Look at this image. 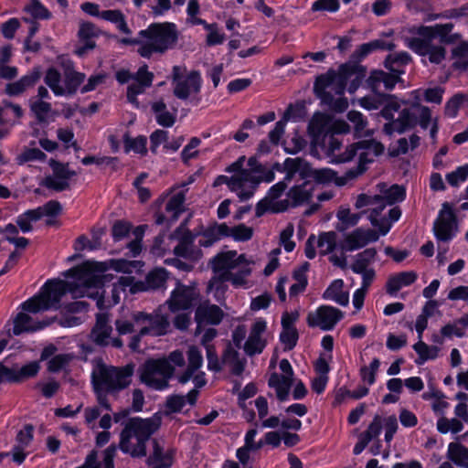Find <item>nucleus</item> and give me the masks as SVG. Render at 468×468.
<instances>
[{
    "mask_svg": "<svg viewBox=\"0 0 468 468\" xmlns=\"http://www.w3.org/2000/svg\"><path fill=\"white\" fill-rule=\"evenodd\" d=\"M183 69L176 66L173 69L174 94L176 98L186 101H199L197 95L200 92L202 79L197 71L183 72Z\"/></svg>",
    "mask_w": 468,
    "mask_h": 468,
    "instance_id": "nucleus-18",
    "label": "nucleus"
},
{
    "mask_svg": "<svg viewBox=\"0 0 468 468\" xmlns=\"http://www.w3.org/2000/svg\"><path fill=\"white\" fill-rule=\"evenodd\" d=\"M138 53L144 58L163 54L173 48L177 40L176 27L172 23L152 24L140 31Z\"/></svg>",
    "mask_w": 468,
    "mask_h": 468,
    "instance_id": "nucleus-12",
    "label": "nucleus"
},
{
    "mask_svg": "<svg viewBox=\"0 0 468 468\" xmlns=\"http://www.w3.org/2000/svg\"><path fill=\"white\" fill-rule=\"evenodd\" d=\"M302 168V166L300 167ZM301 176H297L292 181L296 182L287 193L290 205L295 207L307 202L312 197L314 184L303 177V172L299 169Z\"/></svg>",
    "mask_w": 468,
    "mask_h": 468,
    "instance_id": "nucleus-30",
    "label": "nucleus"
},
{
    "mask_svg": "<svg viewBox=\"0 0 468 468\" xmlns=\"http://www.w3.org/2000/svg\"><path fill=\"white\" fill-rule=\"evenodd\" d=\"M101 19L111 22L123 34L130 35L132 32L125 21L123 14L120 10L101 11Z\"/></svg>",
    "mask_w": 468,
    "mask_h": 468,
    "instance_id": "nucleus-50",
    "label": "nucleus"
},
{
    "mask_svg": "<svg viewBox=\"0 0 468 468\" xmlns=\"http://www.w3.org/2000/svg\"><path fill=\"white\" fill-rule=\"evenodd\" d=\"M106 263H92L85 261L81 265L65 272L69 281L50 280L46 282L40 292L21 304L22 311L14 319L13 334L19 335L23 333L42 330L53 323V319L37 320L33 314L48 309H62L69 314L85 313L88 304L83 301L60 304L62 298L69 293L72 298L97 297L100 293L91 292L92 287L100 285V276L108 268Z\"/></svg>",
    "mask_w": 468,
    "mask_h": 468,
    "instance_id": "nucleus-1",
    "label": "nucleus"
},
{
    "mask_svg": "<svg viewBox=\"0 0 468 468\" xmlns=\"http://www.w3.org/2000/svg\"><path fill=\"white\" fill-rule=\"evenodd\" d=\"M344 282L341 279L334 280L323 293V299L346 306L349 303V293L344 290Z\"/></svg>",
    "mask_w": 468,
    "mask_h": 468,
    "instance_id": "nucleus-39",
    "label": "nucleus"
},
{
    "mask_svg": "<svg viewBox=\"0 0 468 468\" xmlns=\"http://www.w3.org/2000/svg\"><path fill=\"white\" fill-rule=\"evenodd\" d=\"M280 340L286 350L292 349L298 340V332L296 328L282 329L280 335Z\"/></svg>",
    "mask_w": 468,
    "mask_h": 468,
    "instance_id": "nucleus-64",
    "label": "nucleus"
},
{
    "mask_svg": "<svg viewBox=\"0 0 468 468\" xmlns=\"http://www.w3.org/2000/svg\"><path fill=\"white\" fill-rule=\"evenodd\" d=\"M416 111L418 115L413 125L417 122L424 130L430 128V135L435 139L438 133L437 118H432L431 110L427 106H419Z\"/></svg>",
    "mask_w": 468,
    "mask_h": 468,
    "instance_id": "nucleus-43",
    "label": "nucleus"
},
{
    "mask_svg": "<svg viewBox=\"0 0 468 468\" xmlns=\"http://www.w3.org/2000/svg\"><path fill=\"white\" fill-rule=\"evenodd\" d=\"M465 328L460 323L458 319L453 323H449L441 328V334L446 338H452V336L463 337L465 335Z\"/></svg>",
    "mask_w": 468,
    "mask_h": 468,
    "instance_id": "nucleus-63",
    "label": "nucleus"
},
{
    "mask_svg": "<svg viewBox=\"0 0 468 468\" xmlns=\"http://www.w3.org/2000/svg\"><path fill=\"white\" fill-rule=\"evenodd\" d=\"M410 60V57L407 52L388 55L384 65L390 73L383 70L372 71L367 82L375 94L360 98L358 104L367 111L377 110L382 106L387 101L388 96L378 91L381 87H384L386 90H392L399 81V76L404 73L401 67L407 65Z\"/></svg>",
    "mask_w": 468,
    "mask_h": 468,
    "instance_id": "nucleus-7",
    "label": "nucleus"
},
{
    "mask_svg": "<svg viewBox=\"0 0 468 468\" xmlns=\"http://www.w3.org/2000/svg\"><path fill=\"white\" fill-rule=\"evenodd\" d=\"M154 75L148 71L147 66L143 65L134 74L133 81L127 88V99L135 107H139L137 96L144 92L152 85Z\"/></svg>",
    "mask_w": 468,
    "mask_h": 468,
    "instance_id": "nucleus-28",
    "label": "nucleus"
},
{
    "mask_svg": "<svg viewBox=\"0 0 468 468\" xmlns=\"http://www.w3.org/2000/svg\"><path fill=\"white\" fill-rule=\"evenodd\" d=\"M40 370V364L38 361H31L21 367L14 366L15 382H19L24 379L33 378L37 375Z\"/></svg>",
    "mask_w": 468,
    "mask_h": 468,
    "instance_id": "nucleus-51",
    "label": "nucleus"
},
{
    "mask_svg": "<svg viewBox=\"0 0 468 468\" xmlns=\"http://www.w3.org/2000/svg\"><path fill=\"white\" fill-rule=\"evenodd\" d=\"M468 178V164L458 166L454 171L446 175V180L452 186H458Z\"/></svg>",
    "mask_w": 468,
    "mask_h": 468,
    "instance_id": "nucleus-57",
    "label": "nucleus"
},
{
    "mask_svg": "<svg viewBox=\"0 0 468 468\" xmlns=\"http://www.w3.org/2000/svg\"><path fill=\"white\" fill-rule=\"evenodd\" d=\"M376 249H366L354 257L350 269L354 273L359 274L362 281L373 282L376 277V271L372 265L376 261Z\"/></svg>",
    "mask_w": 468,
    "mask_h": 468,
    "instance_id": "nucleus-24",
    "label": "nucleus"
},
{
    "mask_svg": "<svg viewBox=\"0 0 468 468\" xmlns=\"http://www.w3.org/2000/svg\"><path fill=\"white\" fill-rule=\"evenodd\" d=\"M185 200L186 195L182 190L175 193L169 198L165 206V212L169 221H176L184 211Z\"/></svg>",
    "mask_w": 468,
    "mask_h": 468,
    "instance_id": "nucleus-45",
    "label": "nucleus"
},
{
    "mask_svg": "<svg viewBox=\"0 0 468 468\" xmlns=\"http://www.w3.org/2000/svg\"><path fill=\"white\" fill-rule=\"evenodd\" d=\"M467 101V95L462 93L455 94L446 102L445 114L451 118L456 117L461 105H463Z\"/></svg>",
    "mask_w": 468,
    "mask_h": 468,
    "instance_id": "nucleus-56",
    "label": "nucleus"
},
{
    "mask_svg": "<svg viewBox=\"0 0 468 468\" xmlns=\"http://www.w3.org/2000/svg\"><path fill=\"white\" fill-rule=\"evenodd\" d=\"M33 440V427L27 425L21 430L16 436V444L12 450L13 461L18 464H21L28 454L27 450Z\"/></svg>",
    "mask_w": 468,
    "mask_h": 468,
    "instance_id": "nucleus-34",
    "label": "nucleus"
},
{
    "mask_svg": "<svg viewBox=\"0 0 468 468\" xmlns=\"http://www.w3.org/2000/svg\"><path fill=\"white\" fill-rule=\"evenodd\" d=\"M174 252L178 257L189 259L191 261H197L202 256L200 250H194L191 242L186 239L179 242V244L175 248Z\"/></svg>",
    "mask_w": 468,
    "mask_h": 468,
    "instance_id": "nucleus-52",
    "label": "nucleus"
},
{
    "mask_svg": "<svg viewBox=\"0 0 468 468\" xmlns=\"http://www.w3.org/2000/svg\"><path fill=\"white\" fill-rule=\"evenodd\" d=\"M336 245L337 234L335 231L323 232L317 238L312 235L306 241L304 253L308 259H314L316 256L315 248L320 255H327L335 250Z\"/></svg>",
    "mask_w": 468,
    "mask_h": 468,
    "instance_id": "nucleus-22",
    "label": "nucleus"
},
{
    "mask_svg": "<svg viewBox=\"0 0 468 468\" xmlns=\"http://www.w3.org/2000/svg\"><path fill=\"white\" fill-rule=\"evenodd\" d=\"M162 309L163 307H160L150 314L144 312L133 313V319L137 325L139 334L133 335L129 344L132 350H138L140 339L144 335L159 336L167 333L169 318L166 314L162 313Z\"/></svg>",
    "mask_w": 468,
    "mask_h": 468,
    "instance_id": "nucleus-13",
    "label": "nucleus"
},
{
    "mask_svg": "<svg viewBox=\"0 0 468 468\" xmlns=\"http://www.w3.org/2000/svg\"><path fill=\"white\" fill-rule=\"evenodd\" d=\"M267 322L258 318L251 324L250 334L244 345V351L253 356L262 352L267 343Z\"/></svg>",
    "mask_w": 468,
    "mask_h": 468,
    "instance_id": "nucleus-25",
    "label": "nucleus"
},
{
    "mask_svg": "<svg viewBox=\"0 0 468 468\" xmlns=\"http://www.w3.org/2000/svg\"><path fill=\"white\" fill-rule=\"evenodd\" d=\"M453 27L452 23L412 27L410 32L418 37H405V45L418 55L428 57L431 63L440 64L446 57V49L433 44V40L439 38L441 44H457L451 51L452 67L465 70L468 69V41L462 40L460 33L452 32Z\"/></svg>",
    "mask_w": 468,
    "mask_h": 468,
    "instance_id": "nucleus-3",
    "label": "nucleus"
},
{
    "mask_svg": "<svg viewBox=\"0 0 468 468\" xmlns=\"http://www.w3.org/2000/svg\"><path fill=\"white\" fill-rule=\"evenodd\" d=\"M229 226L225 223H215L207 228L202 234L197 237V243L201 247H210L215 242L228 237Z\"/></svg>",
    "mask_w": 468,
    "mask_h": 468,
    "instance_id": "nucleus-36",
    "label": "nucleus"
},
{
    "mask_svg": "<svg viewBox=\"0 0 468 468\" xmlns=\"http://www.w3.org/2000/svg\"><path fill=\"white\" fill-rule=\"evenodd\" d=\"M456 232L455 216L448 204L445 203L434 224L435 237L440 241L448 242L455 237Z\"/></svg>",
    "mask_w": 468,
    "mask_h": 468,
    "instance_id": "nucleus-23",
    "label": "nucleus"
},
{
    "mask_svg": "<svg viewBox=\"0 0 468 468\" xmlns=\"http://www.w3.org/2000/svg\"><path fill=\"white\" fill-rule=\"evenodd\" d=\"M323 89V96L324 100L330 105V107L335 112H342L346 111L348 107L347 99L343 97V95H338L337 99H334L332 97V93H335L334 90L328 89L325 87L324 83L319 82V78L315 83V90Z\"/></svg>",
    "mask_w": 468,
    "mask_h": 468,
    "instance_id": "nucleus-44",
    "label": "nucleus"
},
{
    "mask_svg": "<svg viewBox=\"0 0 468 468\" xmlns=\"http://www.w3.org/2000/svg\"><path fill=\"white\" fill-rule=\"evenodd\" d=\"M293 378L281 376L278 373H272L268 380L269 387L273 388L279 401L289 399L290 390L292 386Z\"/></svg>",
    "mask_w": 468,
    "mask_h": 468,
    "instance_id": "nucleus-38",
    "label": "nucleus"
},
{
    "mask_svg": "<svg viewBox=\"0 0 468 468\" xmlns=\"http://www.w3.org/2000/svg\"><path fill=\"white\" fill-rule=\"evenodd\" d=\"M85 75L72 69H66L62 75L58 69L50 68L47 70L44 81L56 96L74 94L84 81Z\"/></svg>",
    "mask_w": 468,
    "mask_h": 468,
    "instance_id": "nucleus-16",
    "label": "nucleus"
},
{
    "mask_svg": "<svg viewBox=\"0 0 468 468\" xmlns=\"http://www.w3.org/2000/svg\"><path fill=\"white\" fill-rule=\"evenodd\" d=\"M152 110L155 115L156 122L164 127H171L176 122V113L166 110V105L159 101L152 104Z\"/></svg>",
    "mask_w": 468,
    "mask_h": 468,
    "instance_id": "nucleus-48",
    "label": "nucleus"
},
{
    "mask_svg": "<svg viewBox=\"0 0 468 468\" xmlns=\"http://www.w3.org/2000/svg\"><path fill=\"white\" fill-rule=\"evenodd\" d=\"M158 427L156 419H132L120 434V450L133 458L145 456L146 443Z\"/></svg>",
    "mask_w": 468,
    "mask_h": 468,
    "instance_id": "nucleus-9",
    "label": "nucleus"
},
{
    "mask_svg": "<svg viewBox=\"0 0 468 468\" xmlns=\"http://www.w3.org/2000/svg\"><path fill=\"white\" fill-rule=\"evenodd\" d=\"M344 318V313L336 307L323 304L309 312L306 322L310 327L331 331Z\"/></svg>",
    "mask_w": 468,
    "mask_h": 468,
    "instance_id": "nucleus-20",
    "label": "nucleus"
},
{
    "mask_svg": "<svg viewBox=\"0 0 468 468\" xmlns=\"http://www.w3.org/2000/svg\"><path fill=\"white\" fill-rule=\"evenodd\" d=\"M96 27L90 22H83L80 26L79 37L80 46L76 49V54L80 57L84 56L87 51L93 49L95 42L93 38L97 36Z\"/></svg>",
    "mask_w": 468,
    "mask_h": 468,
    "instance_id": "nucleus-35",
    "label": "nucleus"
},
{
    "mask_svg": "<svg viewBox=\"0 0 468 468\" xmlns=\"http://www.w3.org/2000/svg\"><path fill=\"white\" fill-rule=\"evenodd\" d=\"M53 174L44 179V186L48 188L62 191L69 186L70 178L74 172L69 169V166L63 164H55L52 165Z\"/></svg>",
    "mask_w": 468,
    "mask_h": 468,
    "instance_id": "nucleus-31",
    "label": "nucleus"
},
{
    "mask_svg": "<svg viewBox=\"0 0 468 468\" xmlns=\"http://www.w3.org/2000/svg\"><path fill=\"white\" fill-rule=\"evenodd\" d=\"M377 191L378 193L373 195L362 193L356 197L354 207L361 212L355 213L347 207H340L336 212V229L343 232L355 227L362 215L367 212L371 225L377 228L382 236L387 235L392 225L399 219L401 211L395 207L388 210V216L382 212L387 206L403 201L406 192L400 186H388L386 183L378 184Z\"/></svg>",
    "mask_w": 468,
    "mask_h": 468,
    "instance_id": "nucleus-2",
    "label": "nucleus"
},
{
    "mask_svg": "<svg viewBox=\"0 0 468 468\" xmlns=\"http://www.w3.org/2000/svg\"><path fill=\"white\" fill-rule=\"evenodd\" d=\"M223 318L222 310L207 302L200 303L196 309L195 320L197 324V329L203 324H218Z\"/></svg>",
    "mask_w": 468,
    "mask_h": 468,
    "instance_id": "nucleus-32",
    "label": "nucleus"
},
{
    "mask_svg": "<svg viewBox=\"0 0 468 468\" xmlns=\"http://www.w3.org/2000/svg\"><path fill=\"white\" fill-rule=\"evenodd\" d=\"M349 132L350 126L345 121H335L331 124L325 114L314 113L308 124V133L311 137V155L317 159L327 158L328 163L333 165L353 161L359 146L371 140L351 144L342 151L341 135Z\"/></svg>",
    "mask_w": 468,
    "mask_h": 468,
    "instance_id": "nucleus-5",
    "label": "nucleus"
},
{
    "mask_svg": "<svg viewBox=\"0 0 468 468\" xmlns=\"http://www.w3.org/2000/svg\"><path fill=\"white\" fill-rule=\"evenodd\" d=\"M188 365L186 371L178 378V381L182 384L188 382L194 373L202 367L203 356L201 351L197 346H190L187 351Z\"/></svg>",
    "mask_w": 468,
    "mask_h": 468,
    "instance_id": "nucleus-40",
    "label": "nucleus"
},
{
    "mask_svg": "<svg viewBox=\"0 0 468 468\" xmlns=\"http://www.w3.org/2000/svg\"><path fill=\"white\" fill-rule=\"evenodd\" d=\"M173 457L169 450H165L158 441H153V452L147 458V464L152 468H169Z\"/></svg>",
    "mask_w": 468,
    "mask_h": 468,
    "instance_id": "nucleus-37",
    "label": "nucleus"
},
{
    "mask_svg": "<svg viewBox=\"0 0 468 468\" xmlns=\"http://www.w3.org/2000/svg\"><path fill=\"white\" fill-rule=\"evenodd\" d=\"M38 219L43 217H54L60 213L61 206L58 201H48L45 205L34 209Z\"/></svg>",
    "mask_w": 468,
    "mask_h": 468,
    "instance_id": "nucleus-61",
    "label": "nucleus"
},
{
    "mask_svg": "<svg viewBox=\"0 0 468 468\" xmlns=\"http://www.w3.org/2000/svg\"><path fill=\"white\" fill-rule=\"evenodd\" d=\"M133 367H114L104 364H97L92 371V383L97 394L98 402L106 410H110L104 392H112L126 388L131 383Z\"/></svg>",
    "mask_w": 468,
    "mask_h": 468,
    "instance_id": "nucleus-10",
    "label": "nucleus"
},
{
    "mask_svg": "<svg viewBox=\"0 0 468 468\" xmlns=\"http://www.w3.org/2000/svg\"><path fill=\"white\" fill-rule=\"evenodd\" d=\"M244 173L246 181L250 180L252 185L251 197L261 182L270 183L274 180V173L267 170L255 156L246 159Z\"/></svg>",
    "mask_w": 468,
    "mask_h": 468,
    "instance_id": "nucleus-27",
    "label": "nucleus"
},
{
    "mask_svg": "<svg viewBox=\"0 0 468 468\" xmlns=\"http://www.w3.org/2000/svg\"><path fill=\"white\" fill-rule=\"evenodd\" d=\"M91 262V261H89ZM92 263H106L109 266L100 276V285L98 288L92 287L91 292H100L97 297H91L97 301V306L100 309L109 308L120 303L122 295L125 296L127 292L135 294L142 292L156 290L164 287L168 273L164 268H155L152 270L145 277L144 281H136L131 275H125L119 278L113 284L111 298L104 297L103 277L104 272L109 269H112L118 272L131 274L133 271L141 272L144 262L141 261H127L125 259H112L107 261H92Z\"/></svg>",
    "mask_w": 468,
    "mask_h": 468,
    "instance_id": "nucleus-4",
    "label": "nucleus"
},
{
    "mask_svg": "<svg viewBox=\"0 0 468 468\" xmlns=\"http://www.w3.org/2000/svg\"><path fill=\"white\" fill-rule=\"evenodd\" d=\"M123 143L126 153L131 151L141 154L146 153V138L144 136L132 138L128 134H125L123 136Z\"/></svg>",
    "mask_w": 468,
    "mask_h": 468,
    "instance_id": "nucleus-54",
    "label": "nucleus"
},
{
    "mask_svg": "<svg viewBox=\"0 0 468 468\" xmlns=\"http://www.w3.org/2000/svg\"><path fill=\"white\" fill-rule=\"evenodd\" d=\"M198 391L190 390L186 396L173 395L166 400V407L172 412L181 411L186 405H194L197 401Z\"/></svg>",
    "mask_w": 468,
    "mask_h": 468,
    "instance_id": "nucleus-42",
    "label": "nucleus"
},
{
    "mask_svg": "<svg viewBox=\"0 0 468 468\" xmlns=\"http://www.w3.org/2000/svg\"><path fill=\"white\" fill-rule=\"evenodd\" d=\"M437 429L441 433H458L463 429V421L457 418L447 419L441 417L437 420Z\"/></svg>",
    "mask_w": 468,
    "mask_h": 468,
    "instance_id": "nucleus-53",
    "label": "nucleus"
},
{
    "mask_svg": "<svg viewBox=\"0 0 468 468\" xmlns=\"http://www.w3.org/2000/svg\"><path fill=\"white\" fill-rule=\"evenodd\" d=\"M381 111V115L388 122L384 125V132L391 135L394 133H402L410 127L413 126L414 118L409 110H402L399 117L394 119L395 113L399 112L400 104L394 97H388Z\"/></svg>",
    "mask_w": 468,
    "mask_h": 468,
    "instance_id": "nucleus-19",
    "label": "nucleus"
},
{
    "mask_svg": "<svg viewBox=\"0 0 468 468\" xmlns=\"http://www.w3.org/2000/svg\"><path fill=\"white\" fill-rule=\"evenodd\" d=\"M418 279L417 272L407 271L388 276L386 282V292L390 296H396L399 290L413 284Z\"/></svg>",
    "mask_w": 468,
    "mask_h": 468,
    "instance_id": "nucleus-33",
    "label": "nucleus"
},
{
    "mask_svg": "<svg viewBox=\"0 0 468 468\" xmlns=\"http://www.w3.org/2000/svg\"><path fill=\"white\" fill-rule=\"evenodd\" d=\"M245 163V156L239 157L238 160L226 168V172L232 174V176H218L214 182V186H218L225 184L231 192L236 193L240 200L250 199L251 197L252 185H250V180L246 181L244 173Z\"/></svg>",
    "mask_w": 468,
    "mask_h": 468,
    "instance_id": "nucleus-15",
    "label": "nucleus"
},
{
    "mask_svg": "<svg viewBox=\"0 0 468 468\" xmlns=\"http://www.w3.org/2000/svg\"><path fill=\"white\" fill-rule=\"evenodd\" d=\"M362 76L356 65L346 63L339 67L338 70L328 72L319 77V82L335 90L336 95H344L346 90L349 93H355L361 83Z\"/></svg>",
    "mask_w": 468,
    "mask_h": 468,
    "instance_id": "nucleus-14",
    "label": "nucleus"
},
{
    "mask_svg": "<svg viewBox=\"0 0 468 468\" xmlns=\"http://www.w3.org/2000/svg\"><path fill=\"white\" fill-rule=\"evenodd\" d=\"M414 351L418 354V358L415 360L417 365H423L428 360H432L438 357L440 348L436 346H428L423 341H418L413 345Z\"/></svg>",
    "mask_w": 468,
    "mask_h": 468,
    "instance_id": "nucleus-46",
    "label": "nucleus"
},
{
    "mask_svg": "<svg viewBox=\"0 0 468 468\" xmlns=\"http://www.w3.org/2000/svg\"><path fill=\"white\" fill-rule=\"evenodd\" d=\"M379 235H381L379 231L368 228H357L346 236L345 248L349 251L362 249L369 243L376 242Z\"/></svg>",
    "mask_w": 468,
    "mask_h": 468,
    "instance_id": "nucleus-29",
    "label": "nucleus"
},
{
    "mask_svg": "<svg viewBox=\"0 0 468 468\" xmlns=\"http://www.w3.org/2000/svg\"><path fill=\"white\" fill-rule=\"evenodd\" d=\"M252 260L245 254H239L236 250H226L218 253L210 260L213 277L207 285V292L221 303L228 291L227 282L238 287H246L248 278L251 274Z\"/></svg>",
    "mask_w": 468,
    "mask_h": 468,
    "instance_id": "nucleus-6",
    "label": "nucleus"
},
{
    "mask_svg": "<svg viewBox=\"0 0 468 468\" xmlns=\"http://www.w3.org/2000/svg\"><path fill=\"white\" fill-rule=\"evenodd\" d=\"M380 361L378 358H374L369 366H364L360 369V377L364 383L371 386L376 381V374L379 368Z\"/></svg>",
    "mask_w": 468,
    "mask_h": 468,
    "instance_id": "nucleus-55",
    "label": "nucleus"
},
{
    "mask_svg": "<svg viewBox=\"0 0 468 468\" xmlns=\"http://www.w3.org/2000/svg\"><path fill=\"white\" fill-rule=\"evenodd\" d=\"M372 282H373L362 281L361 286L354 292L352 303L356 311H360L362 309L365 297Z\"/></svg>",
    "mask_w": 468,
    "mask_h": 468,
    "instance_id": "nucleus-62",
    "label": "nucleus"
},
{
    "mask_svg": "<svg viewBox=\"0 0 468 468\" xmlns=\"http://www.w3.org/2000/svg\"><path fill=\"white\" fill-rule=\"evenodd\" d=\"M447 453L449 459L456 465L468 468V448L457 442H451Z\"/></svg>",
    "mask_w": 468,
    "mask_h": 468,
    "instance_id": "nucleus-47",
    "label": "nucleus"
},
{
    "mask_svg": "<svg viewBox=\"0 0 468 468\" xmlns=\"http://www.w3.org/2000/svg\"><path fill=\"white\" fill-rule=\"evenodd\" d=\"M39 79V72L34 70L25 76H23L17 81L8 83L5 88V91L10 96H16L24 92L27 88L33 86Z\"/></svg>",
    "mask_w": 468,
    "mask_h": 468,
    "instance_id": "nucleus-41",
    "label": "nucleus"
},
{
    "mask_svg": "<svg viewBox=\"0 0 468 468\" xmlns=\"http://www.w3.org/2000/svg\"><path fill=\"white\" fill-rule=\"evenodd\" d=\"M383 151L384 146L380 143L371 140L359 146L355 157L358 160L357 165L347 170L343 176H337V173L331 168H321L313 171V177L319 184L334 183L337 186H344L363 175L367 169V165L374 162Z\"/></svg>",
    "mask_w": 468,
    "mask_h": 468,
    "instance_id": "nucleus-8",
    "label": "nucleus"
},
{
    "mask_svg": "<svg viewBox=\"0 0 468 468\" xmlns=\"http://www.w3.org/2000/svg\"><path fill=\"white\" fill-rule=\"evenodd\" d=\"M39 220L37 215L34 209L27 210L23 214L19 215L16 218V224L24 233L30 232L32 230V222Z\"/></svg>",
    "mask_w": 468,
    "mask_h": 468,
    "instance_id": "nucleus-60",
    "label": "nucleus"
},
{
    "mask_svg": "<svg viewBox=\"0 0 468 468\" xmlns=\"http://www.w3.org/2000/svg\"><path fill=\"white\" fill-rule=\"evenodd\" d=\"M198 296L199 293L195 283L186 285L180 282H176V287L165 303L173 313L187 310L192 307Z\"/></svg>",
    "mask_w": 468,
    "mask_h": 468,
    "instance_id": "nucleus-21",
    "label": "nucleus"
},
{
    "mask_svg": "<svg viewBox=\"0 0 468 468\" xmlns=\"http://www.w3.org/2000/svg\"><path fill=\"white\" fill-rule=\"evenodd\" d=\"M303 166V161L299 158H286L283 163L285 176L282 181L273 185L268 191L264 198L260 200L256 206V216L261 217L267 212L279 213L285 211L290 207L287 198H281L288 185L292 182L297 176H301L300 167Z\"/></svg>",
    "mask_w": 468,
    "mask_h": 468,
    "instance_id": "nucleus-11",
    "label": "nucleus"
},
{
    "mask_svg": "<svg viewBox=\"0 0 468 468\" xmlns=\"http://www.w3.org/2000/svg\"><path fill=\"white\" fill-rule=\"evenodd\" d=\"M253 230L251 228L239 224L236 227L229 228L228 237H231L236 241H246L251 239Z\"/></svg>",
    "mask_w": 468,
    "mask_h": 468,
    "instance_id": "nucleus-58",
    "label": "nucleus"
},
{
    "mask_svg": "<svg viewBox=\"0 0 468 468\" xmlns=\"http://www.w3.org/2000/svg\"><path fill=\"white\" fill-rule=\"evenodd\" d=\"M175 368L165 358L146 361L140 369V378L148 387L164 390L168 387V381L173 377Z\"/></svg>",
    "mask_w": 468,
    "mask_h": 468,
    "instance_id": "nucleus-17",
    "label": "nucleus"
},
{
    "mask_svg": "<svg viewBox=\"0 0 468 468\" xmlns=\"http://www.w3.org/2000/svg\"><path fill=\"white\" fill-rule=\"evenodd\" d=\"M24 10L35 18L48 19L50 17V12L37 0H31Z\"/></svg>",
    "mask_w": 468,
    "mask_h": 468,
    "instance_id": "nucleus-59",
    "label": "nucleus"
},
{
    "mask_svg": "<svg viewBox=\"0 0 468 468\" xmlns=\"http://www.w3.org/2000/svg\"><path fill=\"white\" fill-rule=\"evenodd\" d=\"M112 328L109 324L107 314L101 313L97 315L96 324L91 331L90 338L98 346H112L121 347L122 342L119 338H112Z\"/></svg>",
    "mask_w": 468,
    "mask_h": 468,
    "instance_id": "nucleus-26",
    "label": "nucleus"
},
{
    "mask_svg": "<svg viewBox=\"0 0 468 468\" xmlns=\"http://www.w3.org/2000/svg\"><path fill=\"white\" fill-rule=\"evenodd\" d=\"M348 121L353 124L356 137L370 136L372 132L367 128V122L360 112L350 111L347 113Z\"/></svg>",
    "mask_w": 468,
    "mask_h": 468,
    "instance_id": "nucleus-49",
    "label": "nucleus"
}]
</instances>
